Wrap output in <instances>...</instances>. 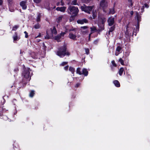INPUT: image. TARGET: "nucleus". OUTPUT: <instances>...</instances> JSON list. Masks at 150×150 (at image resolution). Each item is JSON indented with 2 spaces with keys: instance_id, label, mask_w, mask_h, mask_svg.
I'll return each instance as SVG.
<instances>
[{
  "instance_id": "9",
  "label": "nucleus",
  "mask_w": 150,
  "mask_h": 150,
  "mask_svg": "<svg viewBox=\"0 0 150 150\" xmlns=\"http://www.w3.org/2000/svg\"><path fill=\"white\" fill-rule=\"evenodd\" d=\"M77 23L79 24H83L84 23H88V21L86 19H83L82 20H78L77 21Z\"/></svg>"
},
{
  "instance_id": "64",
  "label": "nucleus",
  "mask_w": 150,
  "mask_h": 150,
  "mask_svg": "<svg viewBox=\"0 0 150 150\" xmlns=\"http://www.w3.org/2000/svg\"><path fill=\"white\" fill-rule=\"evenodd\" d=\"M130 40V39H129V41Z\"/></svg>"
},
{
  "instance_id": "51",
  "label": "nucleus",
  "mask_w": 150,
  "mask_h": 150,
  "mask_svg": "<svg viewBox=\"0 0 150 150\" xmlns=\"http://www.w3.org/2000/svg\"><path fill=\"white\" fill-rule=\"evenodd\" d=\"M3 3V1L2 0H0V5L2 4Z\"/></svg>"
},
{
  "instance_id": "17",
  "label": "nucleus",
  "mask_w": 150,
  "mask_h": 150,
  "mask_svg": "<svg viewBox=\"0 0 150 150\" xmlns=\"http://www.w3.org/2000/svg\"><path fill=\"white\" fill-rule=\"evenodd\" d=\"M124 71V69L122 67L121 68L119 71V74L120 76L122 75V73Z\"/></svg>"
},
{
  "instance_id": "3",
  "label": "nucleus",
  "mask_w": 150,
  "mask_h": 150,
  "mask_svg": "<svg viewBox=\"0 0 150 150\" xmlns=\"http://www.w3.org/2000/svg\"><path fill=\"white\" fill-rule=\"evenodd\" d=\"M81 8L82 11L90 13V12L92 11V7L91 6H87L84 4L83 6H81Z\"/></svg>"
},
{
  "instance_id": "22",
  "label": "nucleus",
  "mask_w": 150,
  "mask_h": 150,
  "mask_svg": "<svg viewBox=\"0 0 150 150\" xmlns=\"http://www.w3.org/2000/svg\"><path fill=\"white\" fill-rule=\"evenodd\" d=\"M69 70L71 71L72 74H74V69L72 67H70L69 68Z\"/></svg>"
},
{
  "instance_id": "26",
  "label": "nucleus",
  "mask_w": 150,
  "mask_h": 150,
  "mask_svg": "<svg viewBox=\"0 0 150 150\" xmlns=\"http://www.w3.org/2000/svg\"><path fill=\"white\" fill-rule=\"evenodd\" d=\"M92 13L93 18L94 19L97 16V13L96 12H94L93 11L92 12Z\"/></svg>"
},
{
  "instance_id": "25",
  "label": "nucleus",
  "mask_w": 150,
  "mask_h": 150,
  "mask_svg": "<svg viewBox=\"0 0 150 150\" xmlns=\"http://www.w3.org/2000/svg\"><path fill=\"white\" fill-rule=\"evenodd\" d=\"M82 1L86 3H88L92 1V0H82Z\"/></svg>"
},
{
  "instance_id": "32",
  "label": "nucleus",
  "mask_w": 150,
  "mask_h": 150,
  "mask_svg": "<svg viewBox=\"0 0 150 150\" xmlns=\"http://www.w3.org/2000/svg\"><path fill=\"white\" fill-rule=\"evenodd\" d=\"M85 50L86 54H89V50L88 48H85Z\"/></svg>"
},
{
  "instance_id": "35",
  "label": "nucleus",
  "mask_w": 150,
  "mask_h": 150,
  "mask_svg": "<svg viewBox=\"0 0 150 150\" xmlns=\"http://www.w3.org/2000/svg\"><path fill=\"white\" fill-rule=\"evenodd\" d=\"M115 28L114 26L111 27L110 29L109 32H112L114 30Z\"/></svg>"
},
{
  "instance_id": "45",
  "label": "nucleus",
  "mask_w": 150,
  "mask_h": 150,
  "mask_svg": "<svg viewBox=\"0 0 150 150\" xmlns=\"http://www.w3.org/2000/svg\"><path fill=\"white\" fill-rule=\"evenodd\" d=\"M144 5L145 7L146 8H148L149 7V5L146 4H144Z\"/></svg>"
},
{
  "instance_id": "31",
  "label": "nucleus",
  "mask_w": 150,
  "mask_h": 150,
  "mask_svg": "<svg viewBox=\"0 0 150 150\" xmlns=\"http://www.w3.org/2000/svg\"><path fill=\"white\" fill-rule=\"evenodd\" d=\"M68 63L67 62H63L62 63L60 64V65L61 66H64L65 65H66Z\"/></svg>"
},
{
  "instance_id": "34",
  "label": "nucleus",
  "mask_w": 150,
  "mask_h": 150,
  "mask_svg": "<svg viewBox=\"0 0 150 150\" xmlns=\"http://www.w3.org/2000/svg\"><path fill=\"white\" fill-rule=\"evenodd\" d=\"M111 63L113 65V66L115 67H116L117 66V65L116 64H115V62L113 60L111 62Z\"/></svg>"
},
{
  "instance_id": "43",
  "label": "nucleus",
  "mask_w": 150,
  "mask_h": 150,
  "mask_svg": "<svg viewBox=\"0 0 150 150\" xmlns=\"http://www.w3.org/2000/svg\"><path fill=\"white\" fill-rule=\"evenodd\" d=\"M69 66H67L66 67H64V69L65 70H68V68Z\"/></svg>"
},
{
  "instance_id": "28",
  "label": "nucleus",
  "mask_w": 150,
  "mask_h": 150,
  "mask_svg": "<svg viewBox=\"0 0 150 150\" xmlns=\"http://www.w3.org/2000/svg\"><path fill=\"white\" fill-rule=\"evenodd\" d=\"M119 62L122 65H124V61L121 58H120L119 60Z\"/></svg>"
},
{
  "instance_id": "21",
  "label": "nucleus",
  "mask_w": 150,
  "mask_h": 150,
  "mask_svg": "<svg viewBox=\"0 0 150 150\" xmlns=\"http://www.w3.org/2000/svg\"><path fill=\"white\" fill-rule=\"evenodd\" d=\"M76 71L77 74H78L80 75H81L82 74V72L80 71V69L79 68H77Z\"/></svg>"
},
{
  "instance_id": "41",
  "label": "nucleus",
  "mask_w": 150,
  "mask_h": 150,
  "mask_svg": "<svg viewBox=\"0 0 150 150\" xmlns=\"http://www.w3.org/2000/svg\"><path fill=\"white\" fill-rule=\"evenodd\" d=\"M61 38H55V40H56L57 42H59L60 41V39Z\"/></svg>"
},
{
  "instance_id": "24",
  "label": "nucleus",
  "mask_w": 150,
  "mask_h": 150,
  "mask_svg": "<svg viewBox=\"0 0 150 150\" xmlns=\"http://www.w3.org/2000/svg\"><path fill=\"white\" fill-rule=\"evenodd\" d=\"M34 94V91H32L30 92L29 96L30 97H32Z\"/></svg>"
},
{
  "instance_id": "40",
  "label": "nucleus",
  "mask_w": 150,
  "mask_h": 150,
  "mask_svg": "<svg viewBox=\"0 0 150 150\" xmlns=\"http://www.w3.org/2000/svg\"><path fill=\"white\" fill-rule=\"evenodd\" d=\"M24 33L25 34V38H28V33H27V32L26 31H25L24 32Z\"/></svg>"
},
{
  "instance_id": "37",
  "label": "nucleus",
  "mask_w": 150,
  "mask_h": 150,
  "mask_svg": "<svg viewBox=\"0 0 150 150\" xmlns=\"http://www.w3.org/2000/svg\"><path fill=\"white\" fill-rule=\"evenodd\" d=\"M18 27V26L15 25L13 27V30H15L16 29H17Z\"/></svg>"
},
{
  "instance_id": "8",
  "label": "nucleus",
  "mask_w": 150,
  "mask_h": 150,
  "mask_svg": "<svg viewBox=\"0 0 150 150\" xmlns=\"http://www.w3.org/2000/svg\"><path fill=\"white\" fill-rule=\"evenodd\" d=\"M90 29H91V31L92 32H98V33L100 31H101L102 30H104V27L102 28L101 29H98V30H96V28L95 27L93 26L92 27H91Z\"/></svg>"
},
{
  "instance_id": "47",
  "label": "nucleus",
  "mask_w": 150,
  "mask_h": 150,
  "mask_svg": "<svg viewBox=\"0 0 150 150\" xmlns=\"http://www.w3.org/2000/svg\"><path fill=\"white\" fill-rule=\"evenodd\" d=\"M80 85V84L79 83H77L76 84V85L75 86V87H79V86Z\"/></svg>"
},
{
  "instance_id": "36",
  "label": "nucleus",
  "mask_w": 150,
  "mask_h": 150,
  "mask_svg": "<svg viewBox=\"0 0 150 150\" xmlns=\"http://www.w3.org/2000/svg\"><path fill=\"white\" fill-rule=\"evenodd\" d=\"M40 15H38L37 18V22H39L40 21Z\"/></svg>"
},
{
  "instance_id": "57",
  "label": "nucleus",
  "mask_w": 150,
  "mask_h": 150,
  "mask_svg": "<svg viewBox=\"0 0 150 150\" xmlns=\"http://www.w3.org/2000/svg\"><path fill=\"white\" fill-rule=\"evenodd\" d=\"M96 42H97V41H95L94 42V43L95 44H96Z\"/></svg>"
},
{
  "instance_id": "62",
  "label": "nucleus",
  "mask_w": 150,
  "mask_h": 150,
  "mask_svg": "<svg viewBox=\"0 0 150 150\" xmlns=\"http://www.w3.org/2000/svg\"><path fill=\"white\" fill-rule=\"evenodd\" d=\"M14 38H17V37H13Z\"/></svg>"
},
{
  "instance_id": "50",
  "label": "nucleus",
  "mask_w": 150,
  "mask_h": 150,
  "mask_svg": "<svg viewBox=\"0 0 150 150\" xmlns=\"http://www.w3.org/2000/svg\"><path fill=\"white\" fill-rule=\"evenodd\" d=\"M134 14V12L133 11H131L130 12V14L131 16H132Z\"/></svg>"
},
{
  "instance_id": "6",
  "label": "nucleus",
  "mask_w": 150,
  "mask_h": 150,
  "mask_svg": "<svg viewBox=\"0 0 150 150\" xmlns=\"http://www.w3.org/2000/svg\"><path fill=\"white\" fill-rule=\"evenodd\" d=\"M122 50V48L120 46H117L116 49L115 55L116 56H117L120 53H121Z\"/></svg>"
},
{
  "instance_id": "12",
  "label": "nucleus",
  "mask_w": 150,
  "mask_h": 150,
  "mask_svg": "<svg viewBox=\"0 0 150 150\" xmlns=\"http://www.w3.org/2000/svg\"><path fill=\"white\" fill-rule=\"evenodd\" d=\"M20 4L22 6L23 9H26L27 6L25 5V2L22 1L20 2Z\"/></svg>"
},
{
  "instance_id": "23",
  "label": "nucleus",
  "mask_w": 150,
  "mask_h": 150,
  "mask_svg": "<svg viewBox=\"0 0 150 150\" xmlns=\"http://www.w3.org/2000/svg\"><path fill=\"white\" fill-rule=\"evenodd\" d=\"M115 13L114 8L113 7V8L112 9H110L109 13L113 14Z\"/></svg>"
},
{
  "instance_id": "53",
  "label": "nucleus",
  "mask_w": 150,
  "mask_h": 150,
  "mask_svg": "<svg viewBox=\"0 0 150 150\" xmlns=\"http://www.w3.org/2000/svg\"><path fill=\"white\" fill-rule=\"evenodd\" d=\"M72 36H71V37H70V38H74V35L73 34H71Z\"/></svg>"
},
{
  "instance_id": "63",
  "label": "nucleus",
  "mask_w": 150,
  "mask_h": 150,
  "mask_svg": "<svg viewBox=\"0 0 150 150\" xmlns=\"http://www.w3.org/2000/svg\"><path fill=\"white\" fill-rule=\"evenodd\" d=\"M72 38L73 39H75V38Z\"/></svg>"
},
{
  "instance_id": "10",
  "label": "nucleus",
  "mask_w": 150,
  "mask_h": 150,
  "mask_svg": "<svg viewBox=\"0 0 150 150\" xmlns=\"http://www.w3.org/2000/svg\"><path fill=\"white\" fill-rule=\"evenodd\" d=\"M136 17L137 21V24L139 25V22L141 21V16H140L138 12L136 13Z\"/></svg>"
},
{
  "instance_id": "5",
  "label": "nucleus",
  "mask_w": 150,
  "mask_h": 150,
  "mask_svg": "<svg viewBox=\"0 0 150 150\" xmlns=\"http://www.w3.org/2000/svg\"><path fill=\"white\" fill-rule=\"evenodd\" d=\"M100 6L103 8L107 7L108 5L106 0H102L101 1L100 3Z\"/></svg>"
},
{
  "instance_id": "38",
  "label": "nucleus",
  "mask_w": 150,
  "mask_h": 150,
  "mask_svg": "<svg viewBox=\"0 0 150 150\" xmlns=\"http://www.w3.org/2000/svg\"><path fill=\"white\" fill-rule=\"evenodd\" d=\"M8 3L10 4H12L13 3V0H7Z\"/></svg>"
},
{
  "instance_id": "27",
  "label": "nucleus",
  "mask_w": 150,
  "mask_h": 150,
  "mask_svg": "<svg viewBox=\"0 0 150 150\" xmlns=\"http://www.w3.org/2000/svg\"><path fill=\"white\" fill-rule=\"evenodd\" d=\"M40 27V25L38 23L36 25H35L34 26V28L36 29L39 28Z\"/></svg>"
},
{
  "instance_id": "11",
  "label": "nucleus",
  "mask_w": 150,
  "mask_h": 150,
  "mask_svg": "<svg viewBox=\"0 0 150 150\" xmlns=\"http://www.w3.org/2000/svg\"><path fill=\"white\" fill-rule=\"evenodd\" d=\"M66 7L64 6L61 7H57L56 8V10L58 11H60L61 12H64L65 11Z\"/></svg>"
},
{
  "instance_id": "44",
  "label": "nucleus",
  "mask_w": 150,
  "mask_h": 150,
  "mask_svg": "<svg viewBox=\"0 0 150 150\" xmlns=\"http://www.w3.org/2000/svg\"><path fill=\"white\" fill-rule=\"evenodd\" d=\"M18 71V68H16L14 70V71L15 72H17Z\"/></svg>"
},
{
  "instance_id": "52",
  "label": "nucleus",
  "mask_w": 150,
  "mask_h": 150,
  "mask_svg": "<svg viewBox=\"0 0 150 150\" xmlns=\"http://www.w3.org/2000/svg\"><path fill=\"white\" fill-rule=\"evenodd\" d=\"M41 37V34L40 33H39V35L37 36V37L35 38H38V37Z\"/></svg>"
},
{
  "instance_id": "13",
  "label": "nucleus",
  "mask_w": 150,
  "mask_h": 150,
  "mask_svg": "<svg viewBox=\"0 0 150 150\" xmlns=\"http://www.w3.org/2000/svg\"><path fill=\"white\" fill-rule=\"evenodd\" d=\"M88 71L86 69H83L82 70V74H83L85 76H87L88 74Z\"/></svg>"
},
{
  "instance_id": "49",
  "label": "nucleus",
  "mask_w": 150,
  "mask_h": 150,
  "mask_svg": "<svg viewBox=\"0 0 150 150\" xmlns=\"http://www.w3.org/2000/svg\"><path fill=\"white\" fill-rule=\"evenodd\" d=\"M14 40L13 41L15 42L16 40H18L19 39V38H13Z\"/></svg>"
},
{
  "instance_id": "61",
  "label": "nucleus",
  "mask_w": 150,
  "mask_h": 150,
  "mask_svg": "<svg viewBox=\"0 0 150 150\" xmlns=\"http://www.w3.org/2000/svg\"><path fill=\"white\" fill-rule=\"evenodd\" d=\"M71 30H72L71 29L70 30V31H71Z\"/></svg>"
},
{
  "instance_id": "30",
  "label": "nucleus",
  "mask_w": 150,
  "mask_h": 150,
  "mask_svg": "<svg viewBox=\"0 0 150 150\" xmlns=\"http://www.w3.org/2000/svg\"><path fill=\"white\" fill-rule=\"evenodd\" d=\"M33 1L36 4H38L41 2L42 0H33Z\"/></svg>"
},
{
  "instance_id": "33",
  "label": "nucleus",
  "mask_w": 150,
  "mask_h": 150,
  "mask_svg": "<svg viewBox=\"0 0 150 150\" xmlns=\"http://www.w3.org/2000/svg\"><path fill=\"white\" fill-rule=\"evenodd\" d=\"M77 0H74L72 1L71 3V4L74 5H76V4Z\"/></svg>"
},
{
  "instance_id": "56",
  "label": "nucleus",
  "mask_w": 150,
  "mask_h": 150,
  "mask_svg": "<svg viewBox=\"0 0 150 150\" xmlns=\"http://www.w3.org/2000/svg\"><path fill=\"white\" fill-rule=\"evenodd\" d=\"M16 99H14L13 100V102H16Z\"/></svg>"
},
{
  "instance_id": "29",
  "label": "nucleus",
  "mask_w": 150,
  "mask_h": 150,
  "mask_svg": "<svg viewBox=\"0 0 150 150\" xmlns=\"http://www.w3.org/2000/svg\"><path fill=\"white\" fill-rule=\"evenodd\" d=\"M102 24L103 25L105 22L106 21V19L105 18H101Z\"/></svg>"
},
{
  "instance_id": "4",
  "label": "nucleus",
  "mask_w": 150,
  "mask_h": 150,
  "mask_svg": "<svg viewBox=\"0 0 150 150\" xmlns=\"http://www.w3.org/2000/svg\"><path fill=\"white\" fill-rule=\"evenodd\" d=\"M30 69L29 68L25 69L23 73V75L26 79H28L29 77Z\"/></svg>"
},
{
  "instance_id": "59",
  "label": "nucleus",
  "mask_w": 150,
  "mask_h": 150,
  "mask_svg": "<svg viewBox=\"0 0 150 150\" xmlns=\"http://www.w3.org/2000/svg\"><path fill=\"white\" fill-rule=\"evenodd\" d=\"M144 8V6H143L142 7V8Z\"/></svg>"
},
{
  "instance_id": "1",
  "label": "nucleus",
  "mask_w": 150,
  "mask_h": 150,
  "mask_svg": "<svg viewBox=\"0 0 150 150\" xmlns=\"http://www.w3.org/2000/svg\"><path fill=\"white\" fill-rule=\"evenodd\" d=\"M67 47L66 45H64L59 48L58 50L56 52L57 55L61 58H63L65 55L69 56L70 55V53L67 50Z\"/></svg>"
},
{
  "instance_id": "60",
  "label": "nucleus",
  "mask_w": 150,
  "mask_h": 150,
  "mask_svg": "<svg viewBox=\"0 0 150 150\" xmlns=\"http://www.w3.org/2000/svg\"><path fill=\"white\" fill-rule=\"evenodd\" d=\"M30 78L29 80H27V81H30Z\"/></svg>"
},
{
  "instance_id": "54",
  "label": "nucleus",
  "mask_w": 150,
  "mask_h": 150,
  "mask_svg": "<svg viewBox=\"0 0 150 150\" xmlns=\"http://www.w3.org/2000/svg\"><path fill=\"white\" fill-rule=\"evenodd\" d=\"M130 4V6H133V3L132 2Z\"/></svg>"
},
{
  "instance_id": "18",
  "label": "nucleus",
  "mask_w": 150,
  "mask_h": 150,
  "mask_svg": "<svg viewBox=\"0 0 150 150\" xmlns=\"http://www.w3.org/2000/svg\"><path fill=\"white\" fill-rule=\"evenodd\" d=\"M65 34V32H62V33H61L60 35H58L57 36H56L55 38H61V37H63L64 36V35Z\"/></svg>"
},
{
  "instance_id": "20",
  "label": "nucleus",
  "mask_w": 150,
  "mask_h": 150,
  "mask_svg": "<svg viewBox=\"0 0 150 150\" xmlns=\"http://www.w3.org/2000/svg\"><path fill=\"white\" fill-rule=\"evenodd\" d=\"M62 16H61L59 17L58 18H57V20L58 23H59L62 21Z\"/></svg>"
},
{
  "instance_id": "16",
  "label": "nucleus",
  "mask_w": 150,
  "mask_h": 150,
  "mask_svg": "<svg viewBox=\"0 0 150 150\" xmlns=\"http://www.w3.org/2000/svg\"><path fill=\"white\" fill-rule=\"evenodd\" d=\"M32 57L34 59H36L38 58L37 54L34 52H33L31 54Z\"/></svg>"
},
{
  "instance_id": "7",
  "label": "nucleus",
  "mask_w": 150,
  "mask_h": 150,
  "mask_svg": "<svg viewBox=\"0 0 150 150\" xmlns=\"http://www.w3.org/2000/svg\"><path fill=\"white\" fill-rule=\"evenodd\" d=\"M114 18H109L108 20V25L109 26H112L113 25L114 23Z\"/></svg>"
},
{
  "instance_id": "42",
  "label": "nucleus",
  "mask_w": 150,
  "mask_h": 150,
  "mask_svg": "<svg viewBox=\"0 0 150 150\" xmlns=\"http://www.w3.org/2000/svg\"><path fill=\"white\" fill-rule=\"evenodd\" d=\"M88 28V27L86 26H84L81 27V28L83 29H85Z\"/></svg>"
},
{
  "instance_id": "39",
  "label": "nucleus",
  "mask_w": 150,
  "mask_h": 150,
  "mask_svg": "<svg viewBox=\"0 0 150 150\" xmlns=\"http://www.w3.org/2000/svg\"><path fill=\"white\" fill-rule=\"evenodd\" d=\"M139 25L137 24V26L136 27V31H138L139 29Z\"/></svg>"
},
{
  "instance_id": "14",
  "label": "nucleus",
  "mask_w": 150,
  "mask_h": 150,
  "mask_svg": "<svg viewBox=\"0 0 150 150\" xmlns=\"http://www.w3.org/2000/svg\"><path fill=\"white\" fill-rule=\"evenodd\" d=\"M113 83L117 87H119L120 86V83L117 80H115L113 81Z\"/></svg>"
},
{
  "instance_id": "15",
  "label": "nucleus",
  "mask_w": 150,
  "mask_h": 150,
  "mask_svg": "<svg viewBox=\"0 0 150 150\" xmlns=\"http://www.w3.org/2000/svg\"><path fill=\"white\" fill-rule=\"evenodd\" d=\"M52 32L53 34L54 35H56L57 34V31L55 26H54L53 27V28L52 30Z\"/></svg>"
},
{
  "instance_id": "46",
  "label": "nucleus",
  "mask_w": 150,
  "mask_h": 150,
  "mask_svg": "<svg viewBox=\"0 0 150 150\" xmlns=\"http://www.w3.org/2000/svg\"><path fill=\"white\" fill-rule=\"evenodd\" d=\"M43 48H44V50H45L46 48V46H45V44L44 43H43Z\"/></svg>"
},
{
  "instance_id": "48",
  "label": "nucleus",
  "mask_w": 150,
  "mask_h": 150,
  "mask_svg": "<svg viewBox=\"0 0 150 150\" xmlns=\"http://www.w3.org/2000/svg\"><path fill=\"white\" fill-rule=\"evenodd\" d=\"M3 118L5 120H6L7 119L6 116H4V117H3Z\"/></svg>"
},
{
  "instance_id": "55",
  "label": "nucleus",
  "mask_w": 150,
  "mask_h": 150,
  "mask_svg": "<svg viewBox=\"0 0 150 150\" xmlns=\"http://www.w3.org/2000/svg\"><path fill=\"white\" fill-rule=\"evenodd\" d=\"M128 1L129 2H132V0H128Z\"/></svg>"
},
{
  "instance_id": "19",
  "label": "nucleus",
  "mask_w": 150,
  "mask_h": 150,
  "mask_svg": "<svg viewBox=\"0 0 150 150\" xmlns=\"http://www.w3.org/2000/svg\"><path fill=\"white\" fill-rule=\"evenodd\" d=\"M76 15H72V16L70 17L69 18V21L70 22L71 21H73L75 16H76Z\"/></svg>"
},
{
  "instance_id": "58",
  "label": "nucleus",
  "mask_w": 150,
  "mask_h": 150,
  "mask_svg": "<svg viewBox=\"0 0 150 150\" xmlns=\"http://www.w3.org/2000/svg\"><path fill=\"white\" fill-rule=\"evenodd\" d=\"M91 35V34H89V36H88L89 38H90Z\"/></svg>"
},
{
  "instance_id": "2",
  "label": "nucleus",
  "mask_w": 150,
  "mask_h": 150,
  "mask_svg": "<svg viewBox=\"0 0 150 150\" xmlns=\"http://www.w3.org/2000/svg\"><path fill=\"white\" fill-rule=\"evenodd\" d=\"M68 10L70 11L69 13L71 15L77 16L79 12L78 8L74 6H69Z\"/></svg>"
}]
</instances>
